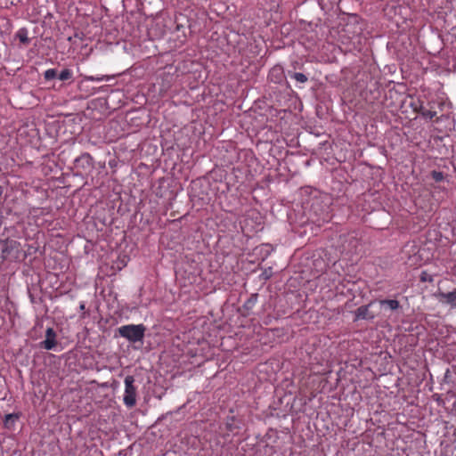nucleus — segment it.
<instances>
[{
	"mask_svg": "<svg viewBox=\"0 0 456 456\" xmlns=\"http://www.w3.org/2000/svg\"><path fill=\"white\" fill-rule=\"evenodd\" d=\"M71 77H72V71L69 69H65L61 70V73L59 74V79L62 80V81L69 80Z\"/></svg>",
	"mask_w": 456,
	"mask_h": 456,
	"instance_id": "ddd939ff",
	"label": "nucleus"
},
{
	"mask_svg": "<svg viewBox=\"0 0 456 456\" xmlns=\"http://www.w3.org/2000/svg\"><path fill=\"white\" fill-rule=\"evenodd\" d=\"M56 334L52 328H48L45 332V339L42 342V346L46 350H52L56 346Z\"/></svg>",
	"mask_w": 456,
	"mask_h": 456,
	"instance_id": "20e7f679",
	"label": "nucleus"
},
{
	"mask_svg": "<svg viewBox=\"0 0 456 456\" xmlns=\"http://www.w3.org/2000/svg\"><path fill=\"white\" fill-rule=\"evenodd\" d=\"M276 72H277V73H280V74L281 75V73H282L281 68H280V67H275V68H273V69L271 70L270 76H272V77H273V76L274 75V73H276Z\"/></svg>",
	"mask_w": 456,
	"mask_h": 456,
	"instance_id": "a211bd4d",
	"label": "nucleus"
},
{
	"mask_svg": "<svg viewBox=\"0 0 456 456\" xmlns=\"http://www.w3.org/2000/svg\"><path fill=\"white\" fill-rule=\"evenodd\" d=\"M256 299H257L256 295H252V296L250 297V298H248V299L245 302L244 306H245L247 309L252 308V307L256 305Z\"/></svg>",
	"mask_w": 456,
	"mask_h": 456,
	"instance_id": "dca6fc26",
	"label": "nucleus"
},
{
	"mask_svg": "<svg viewBox=\"0 0 456 456\" xmlns=\"http://www.w3.org/2000/svg\"><path fill=\"white\" fill-rule=\"evenodd\" d=\"M115 78L114 75H101V76H84L83 80L84 81H90V82H109Z\"/></svg>",
	"mask_w": 456,
	"mask_h": 456,
	"instance_id": "423d86ee",
	"label": "nucleus"
},
{
	"mask_svg": "<svg viewBox=\"0 0 456 456\" xmlns=\"http://www.w3.org/2000/svg\"><path fill=\"white\" fill-rule=\"evenodd\" d=\"M118 334L130 343L142 342L146 328L143 324H127L118 328Z\"/></svg>",
	"mask_w": 456,
	"mask_h": 456,
	"instance_id": "f257e3e1",
	"label": "nucleus"
},
{
	"mask_svg": "<svg viewBox=\"0 0 456 456\" xmlns=\"http://www.w3.org/2000/svg\"><path fill=\"white\" fill-rule=\"evenodd\" d=\"M16 37L20 40V43L24 45H28L29 43V38L28 37V30L24 28H20L16 33Z\"/></svg>",
	"mask_w": 456,
	"mask_h": 456,
	"instance_id": "9d476101",
	"label": "nucleus"
},
{
	"mask_svg": "<svg viewBox=\"0 0 456 456\" xmlns=\"http://www.w3.org/2000/svg\"><path fill=\"white\" fill-rule=\"evenodd\" d=\"M79 310L81 312H85V310H86V303L84 301L80 302V304H79Z\"/></svg>",
	"mask_w": 456,
	"mask_h": 456,
	"instance_id": "6ab92c4d",
	"label": "nucleus"
},
{
	"mask_svg": "<svg viewBox=\"0 0 456 456\" xmlns=\"http://www.w3.org/2000/svg\"><path fill=\"white\" fill-rule=\"evenodd\" d=\"M430 175H431V177L436 183H440V182L444 181L445 178L444 174L441 171L433 170Z\"/></svg>",
	"mask_w": 456,
	"mask_h": 456,
	"instance_id": "f8f14e48",
	"label": "nucleus"
},
{
	"mask_svg": "<svg viewBox=\"0 0 456 456\" xmlns=\"http://www.w3.org/2000/svg\"><path fill=\"white\" fill-rule=\"evenodd\" d=\"M419 111L422 117L432 119L434 117H436V112L430 110H426L422 106L419 107Z\"/></svg>",
	"mask_w": 456,
	"mask_h": 456,
	"instance_id": "9b49d317",
	"label": "nucleus"
},
{
	"mask_svg": "<svg viewBox=\"0 0 456 456\" xmlns=\"http://www.w3.org/2000/svg\"><path fill=\"white\" fill-rule=\"evenodd\" d=\"M427 275H428V273L426 272H422V273H421V281H428L429 282L433 281V279L431 277L428 279Z\"/></svg>",
	"mask_w": 456,
	"mask_h": 456,
	"instance_id": "f3484780",
	"label": "nucleus"
},
{
	"mask_svg": "<svg viewBox=\"0 0 456 456\" xmlns=\"http://www.w3.org/2000/svg\"><path fill=\"white\" fill-rule=\"evenodd\" d=\"M92 157L89 153H84L80 157L77 158L75 162L77 165H81L83 168L92 167Z\"/></svg>",
	"mask_w": 456,
	"mask_h": 456,
	"instance_id": "6e6552de",
	"label": "nucleus"
},
{
	"mask_svg": "<svg viewBox=\"0 0 456 456\" xmlns=\"http://www.w3.org/2000/svg\"><path fill=\"white\" fill-rule=\"evenodd\" d=\"M370 304L358 307L355 312V320H373L375 314L369 311Z\"/></svg>",
	"mask_w": 456,
	"mask_h": 456,
	"instance_id": "39448f33",
	"label": "nucleus"
},
{
	"mask_svg": "<svg viewBox=\"0 0 456 456\" xmlns=\"http://www.w3.org/2000/svg\"><path fill=\"white\" fill-rule=\"evenodd\" d=\"M292 77L297 81V82H299V83H305L307 81V77L303 74V73H300V72H295L293 75H292Z\"/></svg>",
	"mask_w": 456,
	"mask_h": 456,
	"instance_id": "2eb2a0df",
	"label": "nucleus"
},
{
	"mask_svg": "<svg viewBox=\"0 0 456 456\" xmlns=\"http://www.w3.org/2000/svg\"><path fill=\"white\" fill-rule=\"evenodd\" d=\"M56 76H57V71L55 69H48L44 73V77L46 80L53 79L56 77Z\"/></svg>",
	"mask_w": 456,
	"mask_h": 456,
	"instance_id": "4468645a",
	"label": "nucleus"
},
{
	"mask_svg": "<svg viewBox=\"0 0 456 456\" xmlns=\"http://www.w3.org/2000/svg\"><path fill=\"white\" fill-rule=\"evenodd\" d=\"M379 305L391 311H395L400 307V303L396 299H381L379 300Z\"/></svg>",
	"mask_w": 456,
	"mask_h": 456,
	"instance_id": "0eeeda50",
	"label": "nucleus"
},
{
	"mask_svg": "<svg viewBox=\"0 0 456 456\" xmlns=\"http://www.w3.org/2000/svg\"><path fill=\"white\" fill-rule=\"evenodd\" d=\"M437 297L442 304L456 308V289L450 292H439Z\"/></svg>",
	"mask_w": 456,
	"mask_h": 456,
	"instance_id": "7ed1b4c3",
	"label": "nucleus"
},
{
	"mask_svg": "<svg viewBox=\"0 0 456 456\" xmlns=\"http://www.w3.org/2000/svg\"><path fill=\"white\" fill-rule=\"evenodd\" d=\"M225 426L229 431L233 432L240 428V421L236 419L234 416L228 417Z\"/></svg>",
	"mask_w": 456,
	"mask_h": 456,
	"instance_id": "1a4fd4ad",
	"label": "nucleus"
},
{
	"mask_svg": "<svg viewBox=\"0 0 456 456\" xmlns=\"http://www.w3.org/2000/svg\"><path fill=\"white\" fill-rule=\"evenodd\" d=\"M125 392L123 396V403L127 408H132L136 404V387L134 386V378L133 376H126L124 380Z\"/></svg>",
	"mask_w": 456,
	"mask_h": 456,
	"instance_id": "f03ea898",
	"label": "nucleus"
}]
</instances>
